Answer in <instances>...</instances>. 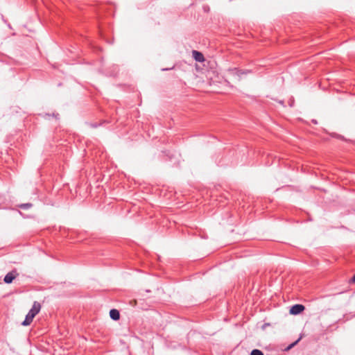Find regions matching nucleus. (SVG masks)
Here are the masks:
<instances>
[{
	"mask_svg": "<svg viewBox=\"0 0 355 355\" xmlns=\"http://www.w3.org/2000/svg\"><path fill=\"white\" fill-rule=\"evenodd\" d=\"M41 304L38 302H34L32 308L26 315L25 320L21 322L24 326H28L33 322L35 316L40 312Z\"/></svg>",
	"mask_w": 355,
	"mask_h": 355,
	"instance_id": "nucleus-1",
	"label": "nucleus"
},
{
	"mask_svg": "<svg viewBox=\"0 0 355 355\" xmlns=\"http://www.w3.org/2000/svg\"><path fill=\"white\" fill-rule=\"evenodd\" d=\"M227 71L231 75L236 76L239 78H241V76L242 75H246V74L250 73L252 72L251 70H248V69H245V70H243V69H239L238 68L229 69Z\"/></svg>",
	"mask_w": 355,
	"mask_h": 355,
	"instance_id": "nucleus-2",
	"label": "nucleus"
},
{
	"mask_svg": "<svg viewBox=\"0 0 355 355\" xmlns=\"http://www.w3.org/2000/svg\"><path fill=\"white\" fill-rule=\"evenodd\" d=\"M18 275L16 270H12L6 275L3 281L6 284H10Z\"/></svg>",
	"mask_w": 355,
	"mask_h": 355,
	"instance_id": "nucleus-3",
	"label": "nucleus"
},
{
	"mask_svg": "<svg viewBox=\"0 0 355 355\" xmlns=\"http://www.w3.org/2000/svg\"><path fill=\"white\" fill-rule=\"evenodd\" d=\"M304 309L302 304H295L291 307L290 313L293 315H297L302 313Z\"/></svg>",
	"mask_w": 355,
	"mask_h": 355,
	"instance_id": "nucleus-4",
	"label": "nucleus"
},
{
	"mask_svg": "<svg viewBox=\"0 0 355 355\" xmlns=\"http://www.w3.org/2000/svg\"><path fill=\"white\" fill-rule=\"evenodd\" d=\"M192 55H193V58H194V60L197 62H202L205 61V57H204L203 54L200 51H198L196 50H193Z\"/></svg>",
	"mask_w": 355,
	"mask_h": 355,
	"instance_id": "nucleus-5",
	"label": "nucleus"
},
{
	"mask_svg": "<svg viewBox=\"0 0 355 355\" xmlns=\"http://www.w3.org/2000/svg\"><path fill=\"white\" fill-rule=\"evenodd\" d=\"M110 316L114 320H118L120 318V313L117 309H113L110 311Z\"/></svg>",
	"mask_w": 355,
	"mask_h": 355,
	"instance_id": "nucleus-6",
	"label": "nucleus"
},
{
	"mask_svg": "<svg viewBox=\"0 0 355 355\" xmlns=\"http://www.w3.org/2000/svg\"><path fill=\"white\" fill-rule=\"evenodd\" d=\"M33 205L31 203H24L21 204L19 205V207L23 209H28L31 207H32Z\"/></svg>",
	"mask_w": 355,
	"mask_h": 355,
	"instance_id": "nucleus-7",
	"label": "nucleus"
},
{
	"mask_svg": "<svg viewBox=\"0 0 355 355\" xmlns=\"http://www.w3.org/2000/svg\"><path fill=\"white\" fill-rule=\"evenodd\" d=\"M250 355H263V353L261 350L255 349L251 352Z\"/></svg>",
	"mask_w": 355,
	"mask_h": 355,
	"instance_id": "nucleus-8",
	"label": "nucleus"
},
{
	"mask_svg": "<svg viewBox=\"0 0 355 355\" xmlns=\"http://www.w3.org/2000/svg\"><path fill=\"white\" fill-rule=\"evenodd\" d=\"M105 121H103L102 123H89L88 125L92 128H96L97 127H98L99 125H101L103 123H105Z\"/></svg>",
	"mask_w": 355,
	"mask_h": 355,
	"instance_id": "nucleus-9",
	"label": "nucleus"
},
{
	"mask_svg": "<svg viewBox=\"0 0 355 355\" xmlns=\"http://www.w3.org/2000/svg\"><path fill=\"white\" fill-rule=\"evenodd\" d=\"M349 283L354 284L355 283V275L352 277V279L349 280Z\"/></svg>",
	"mask_w": 355,
	"mask_h": 355,
	"instance_id": "nucleus-10",
	"label": "nucleus"
},
{
	"mask_svg": "<svg viewBox=\"0 0 355 355\" xmlns=\"http://www.w3.org/2000/svg\"><path fill=\"white\" fill-rule=\"evenodd\" d=\"M298 342V340L295 341V343L291 344L288 347V349L292 348Z\"/></svg>",
	"mask_w": 355,
	"mask_h": 355,
	"instance_id": "nucleus-11",
	"label": "nucleus"
}]
</instances>
